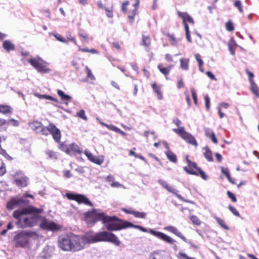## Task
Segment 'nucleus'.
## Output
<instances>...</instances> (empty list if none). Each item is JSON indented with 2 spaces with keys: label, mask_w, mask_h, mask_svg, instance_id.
I'll list each match as a JSON object with an SVG mask.
<instances>
[{
  "label": "nucleus",
  "mask_w": 259,
  "mask_h": 259,
  "mask_svg": "<svg viewBox=\"0 0 259 259\" xmlns=\"http://www.w3.org/2000/svg\"><path fill=\"white\" fill-rule=\"evenodd\" d=\"M84 215L86 223L89 226H92L96 222L101 221L104 224L105 227L109 231L119 230L133 227L142 232L148 231L147 229L141 226L134 225L129 222L122 221L118 219L116 217L106 215L103 212H101L96 209L87 212Z\"/></svg>",
  "instance_id": "f257e3e1"
},
{
  "label": "nucleus",
  "mask_w": 259,
  "mask_h": 259,
  "mask_svg": "<svg viewBox=\"0 0 259 259\" xmlns=\"http://www.w3.org/2000/svg\"><path fill=\"white\" fill-rule=\"evenodd\" d=\"M58 246L63 250L77 251L83 249L86 244L85 236L67 234L59 237Z\"/></svg>",
  "instance_id": "f03ea898"
},
{
  "label": "nucleus",
  "mask_w": 259,
  "mask_h": 259,
  "mask_svg": "<svg viewBox=\"0 0 259 259\" xmlns=\"http://www.w3.org/2000/svg\"><path fill=\"white\" fill-rule=\"evenodd\" d=\"M41 210L33 207L23 208L22 210H16L13 212V217L18 219L17 225L18 228H26L32 227L36 224L37 220V214L30 215L24 217V215L30 212H34L37 214L39 213Z\"/></svg>",
  "instance_id": "7ed1b4c3"
},
{
  "label": "nucleus",
  "mask_w": 259,
  "mask_h": 259,
  "mask_svg": "<svg viewBox=\"0 0 259 259\" xmlns=\"http://www.w3.org/2000/svg\"><path fill=\"white\" fill-rule=\"evenodd\" d=\"M84 236L86 244L97 242H109L116 246H118L120 244V241L115 234L107 231L93 234H87Z\"/></svg>",
  "instance_id": "20e7f679"
},
{
  "label": "nucleus",
  "mask_w": 259,
  "mask_h": 259,
  "mask_svg": "<svg viewBox=\"0 0 259 259\" xmlns=\"http://www.w3.org/2000/svg\"><path fill=\"white\" fill-rule=\"evenodd\" d=\"M37 235L36 233L26 230L19 232L15 237L14 241L17 247H27L32 239H36Z\"/></svg>",
  "instance_id": "39448f33"
},
{
  "label": "nucleus",
  "mask_w": 259,
  "mask_h": 259,
  "mask_svg": "<svg viewBox=\"0 0 259 259\" xmlns=\"http://www.w3.org/2000/svg\"><path fill=\"white\" fill-rule=\"evenodd\" d=\"M27 61L39 72L47 73L51 71V69L48 67L49 63L39 56L29 59Z\"/></svg>",
  "instance_id": "423d86ee"
},
{
  "label": "nucleus",
  "mask_w": 259,
  "mask_h": 259,
  "mask_svg": "<svg viewBox=\"0 0 259 259\" xmlns=\"http://www.w3.org/2000/svg\"><path fill=\"white\" fill-rule=\"evenodd\" d=\"M186 160L188 163V166H185L183 167L184 170L188 174L195 175L197 176H200L203 180H207L208 176L204 171L202 170L197 165L196 162L191 161L188 157V156L186 157Z\"/></svg>",
  "instance_id": "0eeeda50"
},
{
  "label": "nucleus",
  "mask_w": 259,
  "mask_h": 259,
  "mask_svg": "<svg viewBox=\"0 0 259 259\" xmlns=\"http://www.w3.org/2000/svg\"><path fill=\"white\" fill-rule=\"evenodd\" d=\"M40 130L39 132L42 135L48 136L50 133L52 135L54 140L56 142L59 143L60 141L61 136L60 131L52 123H50L47 127L42 125Z\"/></svg>",
  "instance_id": "6e6552de"
},
{
  "label": "nucleus",
  "mask_w": 259,
  "mask_h": 259,
  "mask_svg": "<svg viewBox=\"0 0 259 259\" xmlns=\"http://www.w3.org/2000/svg\"><path fill=\"white\" fill-rule=\"evenodd\" d=\"M173 131L179 135L187 143L195 146H198V143L194 137L186 132L184 127L181 126L179 128H174Z\"/></svg>",
  "instance_id": "1a4fd4ad"
},
{
  "label": "nucleus",
  "mask_w": 259,
  "mask_h": 259,
  "mask_svg": "<svg viewBox=\"0 0 259 259\" xmlns=\"http://www.w3.org/2000/svg\"><path fill=\"white\" fill-rule=\"evenodd\" d=\"M66 196L68 199L75 200L78 203H84L89 205H92L90 201L83 195L68 193L66 194Z\"/></svg>",
  "instance_id": "9d476101"
},
{
  "label": "nucleus",
  "mask_w": 259,
  "mask_h": 259,
  "mask_svg": "<svg viewBox=\"0 0 259 259\" xmlns=\"http://www.w3.org/2000/svg\"><path fill=\"white\" fill-rule=\"evenodd\" d=\"M147 230L148 231L147 232L150 233L151 234L158 237L159 239H161V240L169 244H174L176 242L175 240L163 233L156 231L152 229H147Z\"/></svg>",
  "instance_id": "9b49d317"
},
{
  "label": "nucleus",
  "mask_w": 259,
  "mask_h": 259,
  "mask_svg": "<svg viewBox=\"0 0 259 259\" xmlns=\"http://www.w3.org/2000/svg\"><path fill=\"white\" fill-rule=\"evenodd\" d=\"M40 227L43 229L54 231H58L61 228V227L58 224L47 220L42 221L40 224Z\"/></svg>",
  "instance_id": "f8f14e48"
},
{
  "label": "nucleus",
  "mask_w": 259,
  "mask_h": 259,
  "mask_svg": "<svg viewBox=\"0 0 259 259\" xmlns=\"http://www.w3.org/2000/svg\"><path fill=\"white\" fill-rule=\"evenodd\" d=\"M84 154L87 156L89 160L98 165L102 164L104 160V157L103 156H95L88 151H84Z\"/></svg>",
  "instance_id": "ddd939ff"
},
{
  "label": "nucleus",
  "mask_w": 259,
  "mask_h": 259,
  "mask_svg": "<svg viewBox=\"0 0 259 259\" xmlns=\"http://www.w3.org/2000/svg\"><path fill=\"white\" fill-rule=\"evenodd\" d=\"M25 201L22 198H13L9 201L8 202L7 204V208L8 209L12 210L16 207L19 206L20 203H24Z\"/></svg>",
  "instance_id": "4468645a"
},
{
  "label": "nucleus",
  "mask_w": 259,
  "mask_h": 259,
  "mask_svg": "<svg viewBox=\"0 0 259 259\" xmlns=\"http://www.w3.org/2000/svg\"><path fill=\"white\" fill-rule=\"evenodd\" d=\"M96 119L101 125L106 127L109 130L114 131L116 133H119L123 136H126V134L125 132L122 131L120 129H119L118 127L114 126V125L106 124V123L103 122L102 121H101V119L98 117L96 118Z\"/></svg>",
  "instance_id": "2eb2a0df"
},
{
  "label": "nucleus",
  "mask_w": 259,
  "mask_h": 259,
  "mask_svg": "<svg viewBox=\"0 0 259 259\" xmlns=\"http://www.w3.org/2000/svg\"><path fill=\"white\" fill-rule=\"evenodd\" d=\"M164 229L166 231H169L174 234H175L178 237H180L184 241L187 242V239L181 234V233L174 226H167L164 227Z\"/></svg>",
  "instance_id": "dca6fc26"
},
{
  "label": "nucleus",
  "mask_w": 259,
  "mask_h": 259,
  "mask_svg": "<svg viewBox=\"0 0 259 259\" xmlns=\"http://www.w3.org/2000/svg\"><path fill=\"white\" fill-rule=\"evenodd\" d=\"M158 183L159 184H160L163 187H164L165 189H166L168 192H170L171 193H172L176 195V196L179 198L180 199H182V197L181 195L178 194L176 193L177 190L175 189L172 188L170 186H169L168 183L162 180H159Z\"/></svg>",
  "instance_id": "f3484780"
},
{
  "label": "nucleus",
  "mask_w": 259,
  "mask_h": 259,
  "mask_svg": "<svg viewBox=\"0 0 259 259\" xmlns=\"http://www.w3.org/2000/svg\"><path fill=\"white\" fill-rule=\"evenodd\" d=\"M177 14L178 16L183 19L184 27H185L186 25H188L186 23L187 21L194 24V22L193 19L187 13L181 12L179 11L177 12Z\"/></svg>",
  "instance_id": "a211bd4d"
},
{
  "label": "nucleus",
  "mask_w": 259,
  "mask_h": 259,
  "mask_svg": "<svg viewBox=\"0 0 259 259\" xmlns=\"http://www.w3.org/2000/svg\"><path fill=\"white\" fill-rule=\"evenodd\" d=\"M66 152L67 154L69 155H71L74 153L80 154L81 153V150L77 144L75 143H72L67 148Z\"/></svg>",
  "instance_id": "6ab92c4d"
},
{
  "label": "nucleus",
  "mask_w": 259,
  "mask_h": 259,
  "mask_svg": "<svg viewBox=\"0 0 259 259\" xmlns=\"http://www.w3.org/2000/svg\"><path fill=\"white\" fill-rule=\"evenodd\" d=\"M134 1L135 3L133 4L134 9L131 12H129L128 14V17L131 22L134 21V17L137 13V9L139 6L140 0H134Z\"/></svg>",
  "instance_id": "aec40b11"
},
{
  "label": "nucleus",
  "mask_w": 259,
  "mask_h": 259,
  "mask_svg": "<svg viewBox=\"0 0 259 259\" xmlns=\"http://www.w3.org/2000/svg\"><path fill=\"white\" fill-rule=\"evenodd\" d=\"M190 60L188 58H182L180 59V68L184 71H187L189 68Z\"/></svg>",
  "instance_id": "412c9836"
},
{
  "label": "nucleus",
  "mask_w": 259,
  "mask_h": 259,
  "mask_svg": "<svg viewBox=\"0 0 259 259\" xmlns=\"http://www.w3.org/2000/svg\"><path fill=\"white\" fill-rule=\"evenodd\" d=\"M173 67L174 65H171L167 67H164L161 64H158L157 66L160 72L164 74L165 76H167L169 73L171 68H173Z\"/></svg>",
  "instance_id": "4be33fe9"
},
{
  "label": "nucleus",
  "mask_w": 259,
  "mask_h": 259,
  "mask_svg": "<svg viewBox=\"0 0 259 259\" xmlns=\"http://www.w3.org/2000/svg\"><path fill=\"white\" fill-rule=\"evenodd\" d=\"M16 184L21 187H26L28 185V179L25 176L20 179H16L15 180Z\"/></svg>",
  "instance_id": "5701e85b"
},
{
  "label": "nucleus",
  "mask_w": 259,
  "mask_h": 259,
  "mask_svg": "<svg viewBox=\"0 0 259 259\" xmlns=\"http://www.w3.org/2000/svg\"><path fill=\"white\" fill-rule=\"evenodd\" d=\"M13 112V108L6 105H0V113L3 114H11Z\"/></svg>",
  "instance_id": "b1692460"
},
{
  "label": "nucleus",
  "mask_w": 259,
  "mask_h": 259,
  "mask_svg": "<svg viewBox=\"0 0 259 259\" xmlns=\"http://www.w3.org/2000/svg\"><path fill=\"white\" fill-rule=\"evenodd\" d=\"M203 149L205 150V152L203 154L204 157L208 161L212 162L213 159L212 155V152L210 149L207 146L205 147Z\"/></svg>",
  "instance_id": "393cba45"
},
{
  "label": "nucleus",
  "mask_w": 259,
  "mask_h": 259,
  "mask_svg": "<svg viewBox=\"0 0 259 259\" xmlns=\"http://www.w3.org/2000/svg\"><path fill=\"white\" fill-rule=\"evenodd\" d=\"M42 125L41 123L37 121H34L29 123V126L30 128L33 131H37V132H39L38 130L40 129Z\"/></svg>",
  "instance_id": "a878e982"
},
{
  "label": "nucleus",
  "mask_w": 259,
  "mask_h": 259,
  "mask_svg": "<svg viewBox=\"0 0 259 259\" xmlns=\"http://www.w3.org/2000/svg\"><path fill=\"white\" fill-rule=\"evenodd\" d=\"M152 87L153 88V90L155 94L157 95V97L159 100L162 99V95L161 92V88L160 87L157 86L156 85V83H153L152 84Z\"/></svg>",
  "instance_id": "bb28decb"
},
{
  "label": "nucleus",
  "mask_w": 259,
  "mask_h": 259,
  "mask_svg": "<svg viewBox=\"0 0 259 259\" xmlns=\"http://www.w3.org/2000/svg\"><path fill=\"white\" fill-rule=\"evenodd\" d=\"M167 158L171 162L176 163L177 161V158L176 154L172 152L170 150L165 152Z\"/></svg>",
  "instance_id": "cd10ccee"
},
{
  "label": "nucleus",
  "mask_w": 259,
  "mask_h": 259,
  "mask_svg": "<svg viewBox=\"0 0 259 259\" xmlns=\"http://www.w3.org/2000/svg\"><path fill=\"white\" fill-rule=\"evenodd\" d=\"M236 46L237 44L236 41L234 39L231 38L228 43V47L229 51L232 55H234Z\"/></svg>",
  "instance_id": "c85d7f7f"
},
{
  "label": "nucleus",
  "mask_w": 259,
  "mask_h": 259,
  "mask_svg": "<svg viewBox=\"0 0 259 259\" xmlns=\"http://www.w3.org/2000/svg\"><path fill=\"white\" fill-rule=\"evenodd\" d=\"M3 48L8 52L10 51L14 50L15 49V46L14 44H13L9 40H5L3 42Z\"/></svg>",
  "instance_id": "c756f323"
},
{
  "label": "nucleus",
  "mask_w": 259,
  "mask_h": 259,
  "mask_svg": "<svg viewBox=\"0 0 259 259\" xmlns=\"http://www.w3.org/2000/svg\"><path fill=\"white\" fill-rule=\"evenodd\" d=\"M250 89L252 93L258 98H259V90L257 85L255 83L254 80H251Z\"/></svg>",
  "instance_id": "7c9ffc66"
},
{
  "label": "nucleus",
  "mask_w": 259,
  "mask_h": 259,
  "mask_svg": "<svg viewBox=\"0 0 259 259\" xmlns=\"http://www.w3.org/2000/svg\"><path fill=\"white\" fill-rule=\"evenodd\" d=\"M214 219L215 220L217 223L223 229L228 230L229 229V228L228 226L225 224V221L222 220V219L218 217H214Z\"/></svg>",
  "instance_id": "2f4dec72"
},
{
  "label": "nucleus",
  "mask_w": 259,
  "mask_h": 259,
  "mask_svg": "<svg viewBox=\"0 0 259 259\" xmlns=\"http://www.w3.org/2000/svg\"><path fill=\"white\" fill-rule=\"evenodd\" d=\"M57 93L63 101H69L71 99V97L70 96L66 95L64 92L61 90H58Z\"/></svg>",
  "instance_id": "473e14b6"
},
{
  "label": "nucleus",
  "mask_w": 259,
  "mask_h": 259,
  "mask_svg": "<svg viewBox=\"0 0 259 259\" xmlns=\"http://www.w3.org/2000/svg\"><path fill=\"white\" fill-rule=\"evenodd\" d=\"M45 152L48 156V158L52 159H56L57 158V155L55 152L51 150H47Z\"/></svg>",
  "instance_id": "72a5a7b5"
},
{
  "label": "nucleus",
  "mask_w": 259,
  "mask_h": 259,
  "mask_svg": "<svg viewBox=\"0 0 259 259\" xmlns=\"http://www.w3.org/2000/svg\"><path fill=\"white\" fill-rule=\"evenodd\" d=\"M148 259H161V253L159 251H154L150 253Z\"/></svg>",
  "instance_id": "f704fd0d"
},
{
  "label": "nucleus",
  "mask_w": 259,
  "mask_h": 259,
  "mask_svg": "<svg viewBox=\"0 0 259 259\" xmlns=\"http://www.w3.org/2000/svg\"><path fill=\"white\" fill-rule=\"evenodd\" d=\"M195 59H196V60L197 61L198 63V65H199V70L200 71H201V72H203V69H202V66H203V60L201 59V56L199 54H196L195 55Z\"/></svg>",
  "instance_id": "c9c22d12"
},
{
  "label": "nucleus",
  "mask_w": 259,
  "mask_h": 259,
  "mask_svg": "<svg viewBox=\"0 0 259 259\" xmlns=\"http://www.w3.org/2000/svg\"><path fill=\"white\" fill-rule=\"evenodd\" d=\"M132 214L136 218L145 219L146 216V213L144 212H139L134 211L132 212Z\"/></svg>",
  "instance_id": "e433bc0d"
},
{
  "label": "nucleus",
  "mask_w": 259,
  "mask_h": 259,
  "mask_svg": "<svg viewBox=\"0 0 259 259\" xmlns=\"http://www.w3.org/2000/svg\"><path fill=\"white\" fill-rule=\"evenodd\" d=\"M7 121L6 119L0 118V130L6 131L7 128Z\"/></svg>",
  "instance_id": "4c0bfd02"
},
{
  "label": "nucleus",
  "mask_w": 259,
  "mask_h": 259,
  "mask_svg": "<svg viewBox=\"0 0 259 259\" xmlns=\"http://www.w3.org/2000/svg\"><path fill=\"white\" fill-rule=\"evenodd\" d=\"M190 219L191 220L193 224H194V225L199 226L201 224L200 220L195 215L191 216L190 217Z\"/></svg>",
  "instance_id": "58836bf2"
},
{
  "label": "nucleus",
  "mask_w": 259,
  "mask_h": 259,
  "mask_svg": "<svg viewBox=\"0 0 259 259\" xmlns=\"http://www.w3.org/2000/svg\"><path fill=\"white\" fill-rule=\"evenodd\" d=\"M85 70L86 72L87 73V77L90 78L91 80L94 81L95 80V77L93 74L91 70L90 69V68L87 66L85 67Z\"/></svg>",
  "instance_id": "ea45409f"
},
{
  "label": "nucleus",
  "mask_w": 259,
  "mask_h": 259,
  "mask_svg": "<svg viewBox=\"0 0 259 259\" xmlns=\"http://www.w3.org/2000/svg\"><path fill=\"white\" fill-rule=\"evenodd\" d=\"M221 168L222 172L227 177V179L230 182H231V177L228 168L224 167H221Z\"/></svg>",
  "instance_id": "a19ab883"
},
{
  "label": "nucleus",
  "mask_w": 259,
  "mask_h": 259,
  "mask_svg": "<svg viewBox=\"0 0 259 259\" xmlns=\"http://www.w3.org/2000/svg\"><path fill=\"white\" fill-rule=\"evenodd\" d=\"M178 257L179 259H196L195 257L188 256L187 254L182 252L179 253Z\"/></svg>",
  "instance_id": "79ce46f5"
},
{
  "label": "nucleus",
  "mask_w": 259,
  "mask_h": 259,
  "mask_svg": "<svg viewBox=\"0 0 259 259\" xmlns=\"http://www.w3.org/2000/svg\"><path fill=\"white\" fill-rule=\"evenodd\" d=\"M76 116L83 119L84 120L86 121L88 120L87 116L85 115V111L83 110H81L79 112H77Z\"/></svg>",
  "instance_id": "37998d69"
},
{
  "label": "nucleus",
  "mask_w": 259,
  "mask_h": 259,
  "mask_svg": "<svg viewBox=\"0 0 259 259\" xmlns=\"http://www.w3.org/2000/svg\"><path fill=\"white\" fill-rule=\"evenodd\" d=\"M226 29L229 31H233L234 30V24L232 22L228 21L225 24Z\"/></svg>",
  "instance_id": "c03bdc74"
},
{
  "label": "nucleus",
  "mask_w": 259,
  "mask_h": 259,
  "mask_svg": "<svg viewBox=\"0 0 259 259\" xmlns=\"http://www.w3.org/2000/svg\"><path fill=\"white\" fill-rule=\"evenodd\" d=\"M167 36L171 45L175 46L177 44V40L174 35L168 34Z\"/></svg>",
  "instance_id": "a18cd8bd"
},
{
  "label": "nucleus",
  "mask_w": 259,
  "mask_h": 259,
  "mask_svg": "<svg viewBox=\"0 0 259 259\" xmlns=\"http://www.w3.org/2000/svg\"><path fill=\"white\" fill-rule=\"evenodd\" d=\"M11 124L14 126H18L19 125V122L14 119L11 118L7 121V125Z\"/></svg>",
  "instance_id": "49530a36"
},
{
  "label": "nucleus",
  "mask_w": 259,
  "mask_h": 259,
  "mask_svg": "<svg viewBox=\"0 0 259 259\" xmlns=\"http://www.w3.org/2000/svg\"><path fill=\"white\" fill-rule=\"evenodd\" d=\"M143 45L146 47H148L150 44V39L148 36H143L142 38Z\"/></svg>",
  "instance_id": "de8ad7c7"
},
{
  "label": "nucleus",
  "mask_w": 259,
  "mask_h": 259,
  "mask_svg": "<svg viewBox=\"0 0 259 259\" xmlns=\"http://www.w3.org/2000/svg\"><path fill=\"white\" fill-rule=\"evenodd\" d=\"M0 153L7 159L12 160V158L6 152L5 150L2 149L1 145H0Z\"/></svg>",
  "instance_id": "09e8293b"
},
{
  "label": "nucleus",
  "mask_w": 259,
  "mask_h": 259,
  "mask_svg": "<svg viewBox=\"0 0 259 259\" xmlns=\"http://www.w3.org/2000/svg\"><path fill=\"white\" fill-rule=\"evenodd\" d=\"M185 31H186V35L187 39L188 40V41L189 42H191L192 40H191V36L190 35V31H189L188 25L185 26Z\"/></svg>",
  "instance_id": "8fccbe9b"
},
{
  "label": "nucleus",
  "mask_w": 259,
  "mask_h": 259,
  "mask_svg": "<svg viewBox=\"0 0 259 259\" xmlns=\"http://www.w3.org/2000/svg\"><path fill=\"white\" fill-rule=\"evenodd\" d=\"M54 36L58 40L64 43H67V40L65 38L62 37V36L60 34H54Z\"/></svg>",
  "instance_id": "3c124183"
},
{
  "label": "nucleus",
  "mask_w": 259,
  "mask_h": 259,
  "mask_svg": "<svg viewBox=\"0 0 259 259\" xmlns=\"http://www.w3.org/2000/svg\"><path fill=\"white\" fill-rule=\"evenodd\" d=\"M6 171L5 164L0 160V176L4 175Z\"/></svg>",
  "instance_id": "603ef678"
},
{
  "label": "nucleus",
  "mask_w": 259,
  "mask_h": 259,
  "mask_svg": "<svg viewBox=\"0 0 259 259\" xmlns=\"http://www.w3.org/2000/svg\"><path fill=\"white\" fill-rule=\"evenodd\" d=\"M205 135L207 138H209L214 132L209 128L206 127L204 128Z\"/></svg>",
  "instance_id": "864d4df0"
},
{
  "label": "nucleus",
  "mask_w": 259,
  "mask_h": 259,
  "mask_svg": "<svg viewBox=\"0 0 259 259\" xmlns=\"http://www.w3.org/2000/svg\"><path fill=\"white\" fill-rule=\"evenodd\" d=\"M234 6L238 8L240 12H243L242 6L240 1H236L234 3Z\"/></svg>",
  "instance_id": "5fc2aeb1"
},
{
  "label": "nucleus",
  "mask_w": 259,
  "mask_h": 259,
  "mask_svg": "<svg viewBox=\"0 0 259 259\" xmlns=\"http://www.w3.org/2000/svg\"><path fill=\"white\" fill-rule=\"evenodd\" d=\"M205 106L207 111L209 109L210 106V99L207 95H205Z\"/></svg>",
  "instance_id": "6e6d98bb"
},
{
  "label": "nucleus",
  "mask_w": 259,
  "mask_h": 259,
  "mask_svg": "<svg viewBox=\"0 0 259 259\" xmlns=\"http://www.w3.org/2000/svg\"><path fill=\"white\" fill-rule=\"evenodd\" d=\"M229 210H230V211H231V212H232V213H233L235 215H236V216H237V217H239V216L240 215L239 213L238 212V211L237 210V209H236L235 207H233V206H232L230 205V206H229Z\"/></svg>",
  "instance_id": "4d7b16f0"
},
{
  "label": "nucleus",
  "mask_w": 259,
  "mask_h": 259,
  "mask_svg": "<svg viewBox=\"0 0 259 259\" xmlns=\"http://www.w3.org/2000/svg\"><path fill=\"white\" fill-rule=\"evenodd\" d=\"M228 196L232 200L233 202H236L237 199L235 195L231 192L230 191L227 192Z\"/></svg>",
  "instance_id": "13d9d810"
},
{
  "label": "nucleus",
  "mask_w": 259,
  "mask_h": 259,
  "mask_svg": "<svg viewBox=\"0 0 259 259\" xmlns=\"http://www.w3.org/2000/svg\"><path fill=\"white\" fill-rule=\"evenodd\" d=\"M111 186L112 187H122L123 188H125L123 185L117 182H113V183H111Z\"/></svg>",
  "instance_id": "bf43d9fd"
},
{
  "label": "nucleus",
  "mask_w": 259,
  "mask_h": 259,
  "mask_svg": "<svg viewBox=\"0 0 259 259\" xmlns=\"http://www.w3.org/2000/svg\"><path fill=\"white\" fill-rule=\"evenodd\" d=\"M191 93L194 102L195 104L196 105L197 104V95L194 89H191Z\"/></svg>",
  "instance_id": "052dcab7"
},
{
  "label": "nucleus",
  "mask_w": 259,
  "mask_h": 259,
  "mask_svg": "<svg viewBox=\"0 0 259 259\" xmlns=\"http://www.w3.org/2000/svg\"><path fill=\"white\" fill-rule=\"evenodd\" d=\"M44 99H46V100H50L56 102H58V100L57 99H56L51 96H49V95H44Z\"/></svg>",
  "instance_id": "680f3d73"
},
{
  "label": "nucleus",
  "mask_w": 259,
  "mask_h": 259,
  "mask_svg": "<svg viewBox=\"0 0 259 259\" xmlns=\"http://www.w3.org/2000/svg\"><path fill=\"white\" fill-rule=\"evenodd\" d=\"M184 87V83L182 78H180L178 80L177 87L178 89H181Z\"/></svg>",
  "instance_id": "e2e57ef3"
},
{
  "label": "nucleus",
  "mask_w": 259,
  "mask_h": 259,
  "mask_svg": "<svg viewBox=\"0 0 259 259\" xmlns=\"http://www.w3.org/2000/svg\"><path fill=\"white\" fill-rule=\"evenodd\" d=\"M229 106V104L228 103H222L219 105L218 108H220L221 109L222 108L227 109Z\"/></svg>",
  "instance_id": "0e129e2a"
},
{
  "label": "nucleus",
  "mask_w": 259,
  "mask_h": 259,
  "mask_svg": "<svg viewBox=\"0 0 259 259\" xmlns=\"http://www.w3.org/2000/svg\"><path fill=\"white\" fill-rule=\"evenodd\" d=\"M165 58L166 60L168 62H171L173 61V58L171 55L169 54H166L165 56Z\"/></svg>",
  "instance_id": "69168bd1"
},
{
  "label": "nucleus",
  "mask_w": 259,
  "mask_h": 259,
  "mask_svg": "<svg viewBox=\"0 0 259 259\" xmlns=\"http://www.w3.org/2000/svg\"><path fill=\"white\" fill-rule=\"evenodd\" d=\"M209 138L211 140V141L214 143V144H217L218 143V140L216 138L215 136V134L214 133V134H212L209 137Z\"/></svg>",
  "instance_id": "338daca9"
},
{
  "label": "nucleus",
  "mask_w": 259,
  "mask_h": 259,
  "mask_svg": "<svg viewBox=\"0 0 259 259\" xmlns=\"http://www.w3.org/2000/svg\"><path fill=\"white\" fill-rule=\"evenodd\" d=\"M129 4V3L128 1H124L122 6V10L124 12H125L127 9V6Z\"/></svg>",
  "instance_id": "774afa93"
}]
</instances>
